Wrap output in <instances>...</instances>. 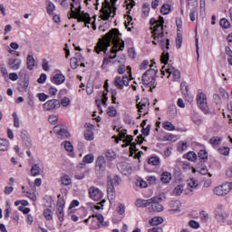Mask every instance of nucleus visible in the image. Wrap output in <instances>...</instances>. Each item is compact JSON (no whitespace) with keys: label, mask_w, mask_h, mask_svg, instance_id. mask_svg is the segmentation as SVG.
Segmentation results:
<instances>
[{"label":"nucleus","mask_w":232,"mask_h":232,"mask_svg":"<svg viewBox=\"0 0 232 232\" xmlns=\"http://www.w3.org/2000/svg\"><path fill=\"white\" fill-rule=\"evenodd\" d=\"M150 30L153 39L160 42L161 49L163 50L160 61L163 64H168V61H169V53L167 51L169 50V39L164 35V17L159 16L157 24L150 27Z\"/></svg>","instance_id":"nucleus-1"},{"label":"nucleus","mask_w":232,"mask_h":232,"mask_svg":"<svg viewBox=\"0 0 232 232\" xmlns=\"http://www.w3.org/2000/svg\"><path fill=\"white\" fill-rule=\"evenodd\" d=\"M113 35H121L119 29H111L105 35H103L102 39L99 40V43L94 49L96 53H101V52H103V53H107L108 48L111 46V38L113 37Z\"/></svg>","instance_id":"nucleus-2"},{"label":"nucleus","mask_w":232,"mask_h":232,"mask_svg":"<svg viewBox=\"0 0 232 232\" xmlns=\"http://www.w3.org/2000/svg\"><path fill=\"white\" fill-rule=\"evenodd\" d=\"M116 3L117 0H111V2L109 0H104L100 10L102 14L100 17L102 21H109L111 17H115V15H117Z\"/></svg>","instance_id":"nucleus-3"},{"label":"nucleus","mask_w":232,"mask_h":232,"mask_svg":"<svg viewBox=\"0 0 232 232\" xmlns=\"http://www.w3.org/2000/svg\"><path fill=\"white\" fill-rule=\"evenodd\" d=\"M124 41H121V43L117 40L114 44L112 48L111 49V53H114L113 56H111V54L108 56H104L103 61H102V70L106 69V66H108L110 64V63H111L112 59H116L117 58V53L119 52H122V50H124Z\"/></svg>","instance_id":"nucleus-4"},{"label":"nucleus","mask_w":232,"mask_h":232,"mask_svg":"<svg viewBox=\"0 0 232 232\" xmlns=\"http://www.w3.org/2000/svg\"><path fill=\"white\" fill-rule=\"evenodd\" d=\"M74 5H76L77 7L72 11V14H70L69 19H77L78 23H81V21H87L86 23L90 24L92 17L90 16V14L81 11V2H74Z\"/></svg>","instance_id":"nucleus-5"},{"label":"nucleus","mask_w":232,"mask_h":232,"mask_svg":"<svg viewBox=\"0 0 232 232\" xmlns=\"http://www.w3.org/2000/svg\"><path fill=\"white\" fill-rule=\"evenodd\" d=\"M106 158L102 155L97 157L95 161V175L98 179H102L106 173Z\"/></svg>","instance_id":"nucleus-6"},{"label":"nucleus","mask_w":232,"mask_h":232,"mask_svg":"<svg viewBox=\"0 0 232 232\" xmlns=\"http://www.w3.org/2000/svg\"><path fill=\"white\" fill-rule=\"evenodd\" d=\"M196 101L199 110H201L205 115H213V111H211L209 106H208V97L204 92L198 93L196 97Z\"/></svg>","instance_id":"nucleus-7"},{"label":"nucleus","mask_w":232,"mask_h":232,"mask_svg":"<svg viewBox=\"0 0 232 232\" xmlns=\"http://www.w3.org/2000/svg\"><path fill=\"white\" fill-rule=\"evenodd\" d=\"M66 201L61 198V195H58V200L56 202L57 207V217L61 222H64V206Z\"/></svg>","instance_id":"nucleus-8"},{"label":"nucleus","mask_w":232,"mask_h":232,"mask_svg":"<svg viewBox=\"0 0 232 232\" xmlns=\"http://www.w3.org/2000/svg\"><path fill=\"white\" fill-rule=\"evenodd\" d=\"M230 191H231L230 183H225L214 188L215 195H218V197H224V195H227V193H229Z\"/></svg>","instance_id":"nucleus-9"},{"label":"nucleus","mask_w":232,"mask_h":232,"mask_svg":"<svg viewBox=\"0 0 232 232\" xmlns=\"http://www.w3.org/2000/svg\"><path fill=\"white\" fill-rule=\"evenodd\" d=\"M53 132L58 135L59 139H68L70 132L66 130L64 125H56L53 127Z\"/></svg>","instance_id":"nucleus-10"},{"label":"nucleus","mask_w":232,"mask_h":232,"mask_svg":"<svg viewBox=\"0 0 232 232\" xmlns=\"http://www.w3.org/2000/svg\"><path fill=\"white\" fill-rule=\"evenodd\" d=\"M153 198H158V200L150 203V211H153L154 213H160L161 211H164V206L160 204V202H162V198L153 197Z\"/></svg>","instance_id":"nucleus-11"},{"label":"nucleus","mask_w":232,"mask_h":232,"mask_svg":"<svg viewBox=\"0 0 232 232\" xmlns=\"http://www.w3.org/2000/svg\"><path fill=\"white\" fill-rule=\"evenodd\" d=\"M114 85L119 90H122L124 86H130V80L128 79V75H123L122 77H116L114 80Z\"/></svg>","instance_id":"nucleus-12"},{"label":"nucleus","mask_w":232,"mask_h":232,"mask_svg":"<svg viewBox=\"0 0 232 232\" xmlns=\"http://www.w3.org/2000/svg\"><path fill=\"white\" fill-rule=\"evenodd\" d=\"M57 108H61V102L57 99L49 100L44 104L45 111H51V110H56Z\"/></svg>","instance_id":"nucleus-13"},{"label":"nucleus","mask_w":232,"mask_h":232,"mask_svg":"<svg viewBox=\"0 0 232 232\" xmlns=\"http://www.w3.org/2000/svg\"><path fill=\"white\" fill-rule=\"evenodd\" d=\"M142 82L144 84V86H148L150 88L149 92H152L153 89L157 88V78L155 77H150V76H146L144 78V76H142L141 78Z\"/></svg>","instance_id":"nucleus-14"},{"label":"nucleus","mask_w":232,"mask_h":232,"mask_svg":"<svg viewBox=\"0 0 232 232\" xmlns=\"http://www.w3.org/2000/svg\"><path fill=\"white\" fill-rule=\"evenodd\" d=\"M89 197L92 200L99 202L102 198V191H101L97 187H91L89 188Z\"/></svg>","instance_id":"nucleus-15"},{"label":"nucleus","mask_w":232,"mask_h":232,"mask_svg":"<svg viewBox=\"0 0 232 232\" xmlns=\"http://www.w3.org/2000/svg\"><path fill=\"white\" fill-rule=\"evenodd\" d=\"M222 208V205L218 206V208L215 210V217L218 221L224 223L226 222V219L229 217V214L224 212Z\"/></svg>","instance_id":"nucleus-16"},{"label":"nucleus","mask_w":232,"mask_h":232,"mask_svg":"<svg viewBox=\"0 0 232 232\" xmlns=\"http://www.w3.org/2000/svg\"><path fill=\"white\" fill-rule=\"evenodd\" d=\"M156 200H159V198H151L150 199H137L135 206L137 208H149V206H151V203L156 202Z\"/></svg>","instance_id":"nucleus-17"},{"label":"nucleus","mask_w":232,"mask_h":232,"mask_svg":"<svg viewBox=\"0 0 232 232\" xmlns=\"http://www.w3.org/2000/svg\"><path fill=\"white\" fill-rule=\"evenodd\" d=\"M21 139H22L23 144L26 148V150H30V148H32V140H30L28 131L22 130L21 131Z\"/></svg>","instance_id":"nucleus-18"},{"label":"nucleus","mask_w":232,"mask_h":232,"mask_svg":"<svg viewBox=\"0 0 232 232\" xmlns=\"http://www.w3.org/2000/svg\"><path fill=\"white\" fill-rule=\"evenodd\" d=\"M119 169L121 171L122 175H131L133 173V169L130 163L121 162L119 164Z\"/></svg>","instance_id":"nucleus-19"},{"label":"nucleus","mask_w":232,"mask_h":232,"mask_svg":"<svg viewBox=\"0 0 232 232\" xmlns=\"http://www.w3.org/2000/svg\"><path fill=\"white\" fill-rule=\"evenodd\" d=\"M153 64H155V60H151L150 68L143 73L142 75L143 79H146V77H150V78L155 77V79H157V73L159 72V70L153 69Z\"/></svg>","instance_id":"nucleus-20"},{"label":"nucleus","mask_w":232,"mask_h":232,"mask_svg":"<svg viewBox=\"0 0 232 232\" xmlns=\"http://www.w3.org/2000/svg\"><path fill=\"white\" fill-rule=\"evenodd\" d=\"M8 66L11 70H19V68H21V59L10 58L8 60Z\"/></svg>","instance_id":"nucleus-21"},{"label":"nucleus","mask_w":232,"mask_h":232,"mask_svg":"<svg viewBox=\"0 0 232 232\" xmlns=\"http://www.w3.org/2000/svg\"><path fill=\"white\" fill-rule=\"evenodd\" d=\"M66 81V77L63 73H56L51 77L53 84H63Z\"/></svg>","instance_id":"nucleus-22"},{"label":"nucleus","mask_w":232,"mask_h":232,"mask_svg":"<svg viewBox=\"0 0 232 232\" xmlns=\"http://www.w3.org/2000/svg\"><path fill=\"white\" fill-rule=\"evenodd\" d=\"M28 86H30V81L27 80L26 77H24L23 81L18 82L17 90L18 92H24L26 93V92H28Z\"/></svg>","instance_id":"nucleus-23"},{"label":"nucleus","mask_w":232,"mask_h":232,"mask_svg":"<svg viewBox=\"0 0 232 232\" xmlns=\"http://www.w3.org/2000/svg\"><path fill=\"white\" fill-rule=\"evenodd\" d=\"M148 106H150V100H148V98H142L141 101L137 103L140 113H142L143 110H146Z\"/></svg>","instance_id":"nucleus-24"},{"label":"nucleus","mask_w":232,"mask_h":232,"mask_svg":"<svg viewBox=\"0 0 232 232\" xmlns=\"http://www.w3.org/2000/svg\"><path fill=\"white\" fill-rule=\"evenodd\" d=\"M107 194L110 202H111V200H115V187H113V185H110V182L107 184Z\"/></svg>","instance_id":"nucleus-25"},{"label":"nucleus","mask_w":232,"mask_h":232,"mask_svg":"<svg viewBox=\"0 0 232 232\" xmlns=\"http://www.w3.org/2000/svg\"><path fill=\"white\" fill-rule=\"evenodd\" d=\"M167 114L169 119H175L177 117V106L175 104H169Z\"/></svg>","instance_id":"nucleus-26"},{"label":"nucleus","mask_w":232,"mask_h":232,"mask_svg":"<svg viewBox=\"0 0 232 232\" xmlns=\"http://www.w3.org/2000/svg\"><path fill=\"white\" fill-rule=\"evenodd\" d=\"M160 180L163 184H169V182H171V173L168 171L162 172Z\"/></svg>","instance_id":"nucleus-27"},{"label":"nucleus","mask_w":232,"mask_h":232,"mask_svg":"<svg viewBox=\"0 0 232 232\" xmlns=\"http://www.w3.org/2000/svg\"><path fill=\"white\" fill-rule=\"evenodd\" d=\"M10 142L7 140L0 139V151H8Z\"/></svg>","instance_id":"nucleus-28"},{"label":"nucleus","mask_w":232,"mask_h":232,"mask_svg":"<svg viewBox=\"0 0 232 232\" xmlns=\"http://www.w3.org/2000/svg\"><path fill=\"white\" fill-rule=\"evenodd\" d=\"M31 175L33 177H39V175H41V167L39 166V164H34L32 166Z\"/></svg>","instance_id":"nucleus-29"},{"label":"nucleus","mask_w":232,"mask_h":232,"mask_svg":"<svg viewBox=\"0 0 232 232\" xmlns=\"http://www.w3.org/2000/svg\"><path fill=\"white\" fill-rule=\"evenodd\" d=\"M208 171L209 170L208 169V166L204 164L198 168V173H200V175H208V177H213V175Z\"/></svg>","instance_id":"nucleus-30"},{"label":"nucleus","mask_w":232,"mask_h":232,"mask_svg":"<svg viewBox=\"0 0 232 232\" xmlns=\"http://www.w3.org/2000/svg\"><path fill=\"white\" fill-rule=\"evenodd\" d=\"M35 66V59H34V56L32 54L27 55V68L28 70H34Z\"/></svg>","instance_id":"nucleus-31"},{"label":"nucleus","mask_w":232,"mask_h":232,"mask_svg":"<svg viewBox=\"0 0 232 232\" xmlns=\"http://www.w3.org/2000/svg\"><path fill=\"white\" fill-rule=\"evenodd\" d=\"M198 158L200 160V162H206L208 160V151L205 150H201L198 152Z\"/></svg>","instance_id":"nucleus-32"},{"label":"nucleus","mask_w":232,"mask_h":232,"mask_svg":"<svg viewBox=\"0 0 232 232\" xmlns=\"http://www.w3.org/2000/svg\"><path fill=\"white\" fill-rule=\"evenodd\" d=\"M150 226H159V224H162L164 222V219L162 217H155L151 219H150Z\"/></svg>","instance_id":"nucleus-33"},{"label":"nucleus","mask_w":232,"mask_h":232,"mask_svg":"<svg viewBox=\"0 0 232 232\" xmlns=\"http://www.w3.org/2000/svg\"><path fill=\"white\" fill-rule=\"evenodd\" d=\"M105 157L107 160H115L117 159V154H115V151L109 150L105 152Z\"/></svg>","instance_id":"nucleus-34"},{"label":"nucleus","mask_w":232,"mask_h":232,"mask_svg":"<svg viewBox=\"0 0 232 232\" xmlns=\"http://www.w3.org/2000/svg\"><path fill=\"white\" fill-rule=\"evenodd\" d=\"M61 182L63 186H70V184H72V179L69 175L64 174L61 177Z\"/></svg>","instance_id":"nucleus-35"},{"label":"nucleus","mask_w":232,"mask_h":232,"mask_svg":"<svg viewBox=\"0 0 232 232\" xmlns=\"http://www.w3.org/2000/svg\"><path fill=\"white\" fill-rule=\"evenodd\" d=\"M171 12V5L164 4L160 8L162 15H168Z\"/></svg>","instance_id":"nucleus-36"},{"label":"nucleus","mask_w":232,"mask_h":232,"mask_svg":"<svg viewBox=\"0 0 232 232\" xmlns=\"http://www.w3.org/2000/svg\"><path fill=\"white\" fill-rule=\"evenodd\" d=\"M209 143L212 144L213 146H220V144H222V139H220V137L218 136H213L209 140Z\"/></svg>","instance_id":"nucleus-37"},{"label":"nucleus","mask_w":232,"mask_h":232,"mask_svg":"<svg viewBox=\"0 0 232 232\" xmlns=\"http://www.w3.org/2000/svg\"><path fill=\"white\" fill-rule=\"evenodd\" d=\"M95 160V156L93 154H87L83 157L82 162L84 164H92Z\"/></svg>","instance_id":"nucleus-38"},{"label":"nucleus","mask_w":232,"mask_h":232,"mask_svg":"<svg viewBox=\"0 0 232 232\" xmlns=\"http://www.w3.org/2000/svg\"><path fill=\"white\" fill-rule=\"evenodd\" d=\"M150 4L145 3L142 5V14H141L142 17H148V15H150Z\"/></svg>","instance_id":"nucleus-39"},{"label":"nucleus","mask_w":232,"mask_h":232,"mask_svg":"<svg viewBox=\"0 0 232 232\" xmlns=\"http://www.w3.org/2000/svg\"><path fill=\"white\" fill-rule=\"evenodd\" d=\"M180 90H181V93H183L185 97L188 96V93H189V87H188V83L186 82H181Z\"/></svg>","instance_id":"nucleus-40"},{"label":"nucleus","mask_w":232,"mask_h":232,"mask_svg":"<svg viewBox=\"0 0 232 232\" xmlns=\"http://www.w3.org/2000/svg\"><path fill=\"white\" fill-rule=\"evenodd\" d=\"M163 128L167 130V131H175V125H173L171 121L163 122Z\"/></svg>","instance_id":"nucleus-41"},{"label":"nucleus","mask_w":232,"mask_h":232,"mask_svg":"<svg viewBox=\"0 0 232 232\" xmlns=\"http://www.w3.org/2000/svg\"><path fill=\"white\" fill-rule=\"evenodd\" d=\"M148 164L151 166H159L160 164V159L159 157H151L148 160Z\"/></svg>","instance_id":"nucleus-42"},{"label":"nucleus","mask_w":232,"mask_h":232,"mask_svg":"<svg viewBox=\"0 0 232 232\" xmlns=\"http://www.w3.org/2000/svg\"><path fill=\"white\" fill-rule=\"evenodd\" d=\"M182 191H184V186L178 185L175 187L173 193L176 197H180V195H182Z\"/></svg>","instance_id":"nucleus-43"},{"label":"nucleus","mask_w":232,"mask_h":232,"mask_svg":"<svg viewBox=\"0 0 232 232\" xmlns=\"http://www.w3.org/2000/svg\"><path fill=\"white\" fill-rule=\"evenodd\" d=\"M44 217L45 220H53V215L50 208H46L44 210Z\"/></svg>","instance_id":"nucleus-44"},{"label":"nucleus","mask_w":232,"mask_h":232,"mask_svg":"<svg viewBox=\"0 0 232 232\" xmlns=\"http://www.w3.org/2000/svg\"><path fill=\"white\" fill-rule=\"evenodd\" d=\"M119 176H114L112 179L111 177H108V183H110V186H118L119 184Z\"/></svg>","instance_id":"nucleus-45"},{"label":"nucleus","mask_w":232,"mask_h":232,"mask_svg":"<svg viewBox=\"0 0 232 232\" xmlns=\"http://www.w3.org/2000/svg\"><path fill=\"white\" fill-rule=\"evenodd\" d=\"M188 186L191 188L192 189H195V188L198 187V180L196 179L192 178L188 180Z\"/></svg>","instance_id":"nucleus-46"},{"label":"nucleus","mask_w":232,"mask_h":232,"mask_svg":"<svg viewBox=\"0 0 232 232\" xmlns=\"http://www.w3.org/2000/svg\"><path fill=\"white\" fill-rule=\"evenodd\" d=\"M46 10L49 15H53V12L55 11V5L53 2H49Z\"/></svg>","instance_id":"nucleus-47"},{"label":"nucleus","mask_w":232,"mask_h":232,"mask_svg":"<svg viewBox=\"0 0 232 232\" xmlns=\"http://www.w3.org/2000/svg\"><path fill=\"white\" fill-rule=\"evenodd\" d=\"M85 140H93V130L87 129L84 131Z\"/></svg>","instance_id":"nucleus-48"},{"label":"nucleus","mask_w":232,"mask_h":232,"mask_svg":"<svg viewBox=\"0 0 232 232\" xmlns=\"http://www.w3.org/2000/svg\"><path fill=\"white\" fill-rule=\"evenodd\" d=\"M176 46L178 49L182 48V34L178 33L176 37Z\"/></svg>","instance_id":"nucleus-49"},{"label":"nucleus","mask_w":232,"mask_h":232,"mask_svg":"<svg viewBox=\"0 0 232 232\" xmlns=\"http://www.w3.org/2000/svg\"><path fill=\"white\" fill-rule=\"evenodd\" d=\"M107 114L109 115V117H117V110L115 109V107L111 106L107 109Z\"/></svg>","instance_id":"nucleus-50"},{"label":"nucleus","mask_w":232,"mask_h":232,"mask_svg":"<svg viewBox=\"0 0 232 232\" xmlns=\"http://www.w3.org/2000/svg\"><path fill=\"white\" fill-rule=\"evenodd\" d=\"M197 153L194 151H189L187 153V160H190V162H195V160H197Z\"/></svg>","instance_id":"nucleus-51"},{"label":"nucleus","mask_w":232,"mask_h":232,"mask_svg":"<svg viewBox=\"0 0 232 232\" xmlns=\"http://www.w3.org/2000/svg\"><path fill=\"white\" fill-rule=\"evenodd\" d=\"M131 21H133V17H131V15H128L127 20L124 23L125 28H127L128 32H131V27H129L130 24H133V23H131Z\"/></svg>","instance_id":"nucleus-52"},{"label":"nucleus","mask_w":232,"mask_h":232,"mask_svg":"<svg viewBox=\"0 0 232 232\" xmlns=\"http://www.w3.org/2000/svg\"><path fill=\"white\" fill-rule=\"evenodd\" d=\"M219 24H220L221 28H225V29L229 28V26L231 25V24H229V21H227V19H226V18H222L219 21Z\"/></svg>","instance_id":"nucleus-53"},{"label":"nucleus","mask_w":232,"mask_h":232,"mask_svg":"<svg viewBox=\"0 0 232 232\" xmlns=\"http://www.w3.org/2000/svg\"><path fill=\"white\" fill-rule=\"evenodd\" d=\"M171 74L173 81H175L176 82H179L180 81V71H179V69L171 72Z\"/></svg>","instance_id":"nucleus-54"},{"label":"nucleus","mask_w":232,"mask_h":232,"mask_svg":"<svg viewBox=\"0 0 232 232\" xmlns=\"http://www.w3.org/2000/svg\"><path fill=\"white\" fill-rule=\"evenodd\" d=\"M188 6L190 10H198V0L188 1Z\"/></svg>","instance_id":"nucleus-55"},{"label":"nucleus","mask_w":232,"mask_h":232,"mask_svg":"<svg viewBox=\"0 0 232 232\" xmlns=\"http://www.w3.org/2000/svg\"><path fill=\"white\" fill-rule=\"evenodd\" d=\"M78 63L79 61L77 60V58H71L70 60L71 68L72 70H76V68L79 66Z\"/></svg>","instance_id":"nucleus-56"},{"label":"nucleus","mask_w":232,"mask_h":232,"mask_svg":"<svg viewBox=\"0 0 232 232\" xmlns=\"http://www.w3.org/2000/svg\"><path fill=\"white\" fill-rule=\"evenodd\" d=\"M218 151H219L220 155L227 156V155H229L230 149H229V147L219 148Z\"/></svg>","instance_id":"nucleus-57"},{"label":"nucleus","mask_w":232,"mask_h":232,"mask_svg":"<svg viewBox=\"0 0 232 232\" xmlns=\"http://www.w3.org/2000/svg\"><path fill=\"white\" fill-rule=\"evenodd\" d=\"M136 186H138V188H148V182L144 181V179H140L136 181Z\"/></svg>","instance_id":"nucleus-58"},{"label":"nucleus","mask_w":232,"mask_h":232,"mask_svg":"<svg viewBox=\"0 0 232 232\" xmlns=\"http://www.w3.org/2000/svg\"><path fill=\"white\" fill-rule=\"evenodd\" d=\"M151 130V125L148 124L146 128H142L141 130V133L142 135H144L145 137H148V135H150V131Z\"/></svg>","instance_id":"nucleus-59"},{"label":"nucleus","mask_w":232,"mask_h":232,"mask_svg":"<svg viewBox=\"0 0 232 232\" xmlns=\"http://www.w3.org/2000/svg\"><path fill=\"white\" fill-rule=\"evenodd\" d=\"M188 226L189 227H192V229H198V227H200V224H198V222L196 220H190L188 222Z\"/></svg>","instance_id":"nucleus-60"},{"label":"nucleus","mask_w":232,"mask_h":232,"mask_svg":"<svg viewBox=\"0 0 232 232\" xmlns=\"http://www.w3.org/2000/svg\"><path fill=\"white\" fill-rule=\"evenodd\" d=\"M13 119H14V128H19V116H17L16 112L13 113Z\"/></svg>","instance_id":"nucleus-61"},{"label":"nucleus","mask_w":232,"mask_h":232,"mask_svg":"<svg viewBox=\"0 0 232 232\" xmlns=\"http://www.w3.org/2000/svg\"><path fill=\"white\" fill-rule=\"evenodd\" d=\"M23 193H25V196L28 198H31V200H37V196H35V193H32V192H28V191H23Z\"/></svg>","instance_id":"nucleus-62"},{"label":"nucleus","mask_w":232,"mask_h":232,"mask_svg":"<svg viewBox=\"0 0 232 232\" xmlns=\"http://www.w3.org/2000/svg\"><path fill=\"white\" fill-rule=\"evenodd\" d=\"M46 79H47L46 73H42L40 77L37 79L38 84H44V82H46Z\"/></svg>","instance_id":"nucleus-63"},{"label":"nucleus","mask_w":232,"mask_h":232,"mask_svg":"<svg viewBox=\"0 0 232 232\" xmlns=\"http://www.w3.org/2000/svg\"><path fill=\"white\" fill-rule=\"evenodd\" d=\"M64 148H65L66 151H69L70 153H72V151H73V145H72V142H70V141H65Z\"/></svg>","instance_id":"nucleus-64"}]
</instances>
